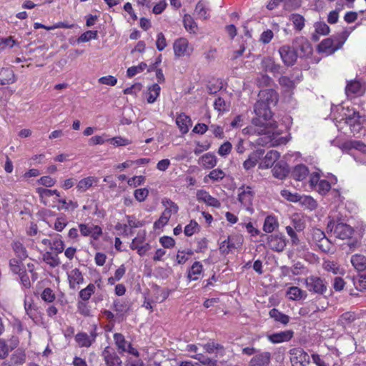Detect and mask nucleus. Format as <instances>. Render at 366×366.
Masks as SVG:
<instances>
[{"label":"nucleus","instance_id":"f257e3e1","mask_svg":"<svg viewBox=\"0 0 366 366\" xmlns=\"http://www.w3.org/2000/svg\"><path fill=\"white\" fill-rule=\"evenodd\" d=\"M254 112L257 115L252 119V123L259 127H266L267 122L272 117V112L269 105L264 101L257 100L254 106Z\"/></svg>","mask_w":366,"mask_h":366},{"label":"nucleus","instance_id":"f03ea898","mask_svg":"<svg viewBox=\"0 0 366 366\" xmlns=\"http://www.w3.org/2000/svg\"><path fill=\"white\" fill-rule=\"evenodd\" d=\"M292 46L300 58L309 57L312 54V47L308 39L304 36H297L292 40Z\"/></svg>","mask_w":366,"mask_h":366},{"label":"nucleus","instance_id":"7ed1b4c3","mask_svg":"<svg viewBox=\"0 0 366 366\" xmlns=\"http://www.w3.org/2000/svg\"><path fill=\"white\" fill-rule=\"evenodd\" d=\"M305 282L307 290L311 292L324 295L327 292V283L320 277L311 275L305 279Z\"/></svg>","mask_w":366,"mask_h":366},{"label":"nucleus","instance_id":"20e7f679","mask_svg":"<svg viewBox=\"0 0 366 366\" xmlns=\"http://www.w3.org/2000/svg\"><path fill=\"white\" fill-rule=\"evenodd\" d=\"M238 200L248 211L252 212V202L254 192L249 186H242L238 189Z\"/></svg>","mask_w":366,"mask_h":366},{"label":"nucleus","instance_id":"39448f33","mask_svg":"<svg viewBox=\"0 0 366 366\" xmlns=\"http://www.w3.org/2000/svg\"><path fill=\"white\" fill-rule=\"evenodd\" d=\"M327 228L333 231L336 237L345 239L351 237L353 234V229L348 224L342 222L335 223L330 222Z\"/></svg>","mask_w":366,"mask_h":366},{"label":"nucleus","instance_id":"423d86ee","mask_svg":"<svg viewBox=\"0 0 366 366\" xmlns=\"http://www.w3.org/2000/svg\"><path fill=\"white\" fill-rule=\"evenodd\" d=\"M279 54L282 62L287 66H293L297 60V53L291 45H283L279 49Z\"/></svg>","mask_w":366,"mask_h":366},{"label":"nucleus","instance_id":"0eeeda50","mask_svg":"<svg viewBox=\"0 0 366 366\" xmlns=\"http://www.w3.org/2000/svg\"><path fill=\"white\" fill-rule=\"evenodd\" d=\"M292 366H307L310 363V356L302 348H293L290 351Z\"/></svg>","mask_w":366,"mask_h":366},{"label":"nucleus","instance_id":"6e6552de","mask_svg":"<svg viewBox=\"0 0 366 366\" xmlns=\"http://www.w3.org/2000/svg\"><path fill=\"white\" fill-rule=\"evenodd\" d=\"M262 237H267L268 247L273 251L282 252L286 247L285 237L281 233L271 235L262 234Z\"/></svg>","mask_w":366,"mask_h":366},{"label":"nucleus","instance_id":"1a4fd4ad","mask_svg":"<svg viewBox=\"0 0 366 366\" xmlns=\"http://www.w3.org/2000/svg\"><path fill=\"white\" fill-rule=\"evenodd\" d=\"M365 92V87L359 80H350L347 81L345 94L347 97L362 96Z\"/></svg>","mask_w":366,"mask_h":366},{"label":"nucleus","instance_id":"9d476101","mask_svg":"<svg viewBox=\"0 0 366 366\" xmlns=\"http://www.w3.org/2000/svg\"><path fill=\"white\" fill-rule=\"evenodd\" d=\"M174 52L177 56H190L193 49L189 46L188 41L184 38L177 39L173 45Z\"/></svg>","mask_w":366,"mask_h":366},{"label":"nucleus","instance_id":"9b49d317","mask_svg":"<svg viewBox=\"0 0 366 366\" xmlns=\"http://www.w3.org/2000/svg\"><path fill=\"white\" fill-rule=\"evenodd\" d=\"M102 356L107 366H122V362L117 352L110 347H106Z\"/></svg>","mask_w":366,"mask_h":366},{"label":"nucleus","instance_id":"f8f14e48","mask_svg":"<svg viewBox=\"0 0 366 366\" xmlns=\"http://www.w3.org/2000/svg\"><path fill=\"white\" fill-rule=\"evenodd\" d=\"M79 228L82 236H91L94 240L99 239L102 234V229L98 225H89L87 224L81 223L79 224Z\"/></svg>","mask_w":366,"mask_h":366},{"label":"nucleus","instance_id":"ddd939ff","mask_svg":"<svg viewBox=\"0 0 366 366\" xmlns=\"http://www.w3.org/2000/svg\"><path fill=\"white\" fill-rule=\"evenodd\" d=\"M282 195L287 200L297 202H300L302 204H308L309 207L311 209L315 208L316 202L315 201L310 197H300L298 194H292L287 190L282 191Z\"/></svg>","mask_w":366,"mask_h":366},{"label":"nucleus","instance_id":"4468645a","mask_svg":"<svg viewBox=\"0 0 366 366\" xmlns=\"http://www.w3.org/2000/svg\"><path fill=\"white\" fill-rule=\"evenodd\" d=\"M97 334L96 332L92 331L90 335L86 332H79L75 336V341L81 347H89L95 342Z\"/></svg>","mask_w":366,"mask_h":366},{"label":"nucleus","instance_id":"2eb2a0df","mask_svg":"<svg viewBox=\"0 0 366 366\" xmlns=\"http://www.w3.org/2000/svg\"><path fill=\"white\" fill-rule=\"evenodd\" d=\"M360 116L358 112H353L352 114L347 115L344 119L346 124H347L351 132L355 134L359 133L362 129L360 123Z\"/></svg>","mask_w":366,"mask_h":366},{"label":"nucleus","instance_id":"dca6fc26","mask_svg":"<svg viewBox=\"0 0 366 366\" xmlns=\"http://www.w3.org/2000/svg\"><path fill=\"white\" fill-rule=\"evenodd\" d=\"M293 335L294 332L290 330L267 335V337L272 343L278 344L290 341Z\"/></svg>","mask_w":366,"mask_h":366},{"label":"nucleus","instance_id":"f3484780","mask_svg":"<svg viewBox=\"0 0 366 366\" xmlns=\"http://www.w3.org/2000/svg\"><path fill=\"white\" fill-rule=\"evenodd\" d=\"M259 101H264L267 102V104L275 105L278 102V94L272 89H262L260 90L258 94Z\"/></svg>","mask_w":366,"mask_h":366},{"label":"nucleus","instance_id":"a211bd4d","mask_svg":"<svg viewBox=\"0 0 366 366\" xmlns=\"http://www.w3.org/2000/svg\"><path fill=\"white\" fill-rule=\"evenodd\" d=\"M272 355L269 352L256 354L249 362V366H268L271 362Z\"/></svg>","mask_w":366,"mask_h":366},{"label":"nucleus","instance_id":"6ab92c4d","mask_svg":"<svg viewBox=\"0 0 366 366\" xmlns=\"http://www.w3.org/2000/svg\"><path fill=\"white\" fill-rule=\"evenodd\" d=\"M340 46L337 43V40H334L332 38H327L322 40L318 45V51L320 52H324L327 54L334 53L336 50L340 49Z\"/></svg>","mask_w":366,"mask_h":366},{"label":"nucleus","instance_id":"aec40b11","mask_svg":"<svg viewBox=\"0 0 366 366\" xmlns=\"http://www.w3.org/2000/svg\"><path fill=\"white\" fill-rule=\"evenodd\" d=\"M197 199L199 202H203L210 207L219 208L221 206V203L217 199L212 197L207 191L203 189L197 190Z\"/></svg>","mask_w":366,"mask_h":366},{"label":"nucleus","instance_id":"412c9836","mask_svg":"<svg viewBox=\"0 0 366 366\" xmlns=\"http://www.w3.org/2000/svg\"><path fill=\"white\" fill-rule=\"evenodd\" d=\"M289 172L288 164L284 161L278 162L272 169L273 176L280 179H285Z\"/></svg>","mask_w":366,"mask_h":366},{"label":"nucleus","instance_id":"4be33fe9","mask_svg":"<svg viewBox=\"0 0 366 366\" xmlns=\"http://www.w3.org/2000/svg\"><path fill=\"white\" fill-rule=\"evenodd\" d=\"M262 66L264 71L271 72L274 75L281 73V65L275 63L272 58H264L262 61Z\"/></svg>","mask_w":366,"mask_h":366},{"label":"nucleus","instance_id":"5701e85b","mask_svg":"<svg viewBox=\"0 0 366 366\" xmlns=\"http://www.w3.org/2000/svg\"><path fill=\"white\" fill-rule=\"evenodd\" d=\"M280 153L275 150L269 151L259 164V168L267 169L271 167L279 159Z\"/></svg>","mask_w":366,"mask_h":366},{"label":"nucleus","instance_id":"b1692460","mask_svg":"<svg viewBox=\"0 0 366 366\" xmlns=\"http://www.w3.org/2000/svg\"><path fill=\"white\" fill-rule=\"evenodd\" d=\"M16 81L14 71L10 68L0 69V85L11 84Z\"/></svg>","mask_w":366,"mask_h":366},{"label":"nucleus","instance_id":"393cba45","mask_svg":"<svg viewBox=\"0 0 366 366\" xmlns=\"http://www.w3.org/2000/svg\"><path fill=\"white\" fill-rule=\"evenodd\" d=\"M263 149H257L254 153L250 154L249 157L243 162V167L245 170L248 171L255 167L258 159L264 154Z\"/></svg>","mask_w":366,"mask_h":366},{"label":"nucleus","instance_id":"a878e982","mask_svg":"<svg viewBox=\"0 0 366 366\" xmlns=\"http://www.w3.org/2000/svg\"><path fill=\"white\" fill-rule=\"evenodd\" d=\"M209 11L208 3L199 1L196 5L194 14L198 19L206 20L209 17Z\"/></svg>","mask_w":366,"mask_h":366},{"label":"nucleus","instance_id":"bb28decb","mask_svg":"<svg viewBox=\"0 0 366 366\" xmlns=\"http://www.w3.org/2000/svg\"><path fill=\"white\" fill-rule=\"evenodd\" d=\"M68 279L69 282V286L71 289H76V286L79 284H81L84 281V277L80 272V270L77 268L72 269L68 275Z\"/></svg>","mask_w":366,"mask_h":366},{"label":"nucleus","instance_id":"cd10ccee","mask_svg":"<svg viewBox=\"0 0 366 366\" xmlns=\"http://www.w3.org/2000/svg\"><path fill=\"white\" fill-rule=\"evenodd\" d=\"M176 123L182 134H184L189 131V128L191 126V119L187 115L181 114L177 116Z\"/></svg>","mask_w":366,"mask_h":366},{"label":"nucleus","instance_id":"c85d7f7f","mask_svg":"<svg viewBox=\"0 0 366 366\" xmlns=\"http://www.w3.org/2000/svg\"><path fill=\"white\" fill-rule=\"evenodd\" d=\"M199 164L205 169H212L217 164V157L212 153H207L199 158Z\"/></svg>","mask_w":366,"mask_h":366},{"label":"nucleus","instance_id":"c756f323","mask_svg":"<svg viewBox=\"0 0 366 366\" xmlns=\"http://www.w3.org/2000/svg\"><path fill=\"white\" fill-rule=\"evenodd\" d=\"M352 266L359 272L366 269V257L360 254H356L352 256L350 260Z\"/></svg>","mask_w":366,"mask_h":366},{"label":"nucleus","instance_id":"7c9ffc66","mask_svg":"<svg viewBox=\"0 0 366 366\" xmlns=\"http://www.w3.org/2000/svg\"><path fill=\"white\" fill-rule=\"evenodd\" d=\"M309 174L308 168L304 164L295 166L292 172V177L298 181L305 179Z\"/></svg>","mask_w":366,"mask_h":366},{"label":"nucleus","instance_id":"2f4dec72","mask_svg":"<svg viewBox=\"0 0 366 366\" xmlns=\"http://www.w3.org/2000/svg\"><path fill=\"white\" fill-rule=\"evenodd\" d=\"M97 179L94 177H87L78 182L76 189L80 192H84L92 187L94 183H97Z\"/></svg>","mask_w":366,"mask_h":366},{"label":"nucleus","instance_id":"473e14b6","mask_svg":"<svg viewBox=\"0 0 366 366\" xmlns=\"http://www.w3.org/2000/svg\"><path fill=\"white\" fill-rule=\"evenodd\" d=\"M279 226L277 219L272 215L267 216L264 222L263 230L267 233L272 232Z\"/></svg>","mask_w":366,"mask_h":366},{"label":"nucleus","instance_id":"72a5a7b5","mask_svg":"<svg viewBox=\"0 0 366 366\" xmlns=\"http://www.w3.org/2000/svg\"><path fill=\"white\" fill-rule=\"evenodd\" d=\"M289 298L292 300H305L307 297V292L297 287H291L287 292Z\"/></svg>","mask_w":366,"mask_h":366},{"label":"nucleus","instance_id":"f704fd0d","mask_svg":"<svg viewBox=\"0 0 366 366\" xmlns=\"http://www.w3.org/2000/svg\"><path fill=\"white\" fill-rule=\"evenodd\" d=\"M269 315L271 318L274 320V321L280 322L285 325L288 324L290 319L288 315L283 314L276 308L270 310Z\"/></svg>","mask_w":366,"mask_h":366},{"label":"nucleus","instance_id":"c9c22d12","mask_svg":"<svg viewBox=\"0 0 366 366\" xmlns=\"http://www.w3.org/2000/svg\"><path fill=\"white\" fill-rule=\"evenodd\" d=\"M43 261L51 267H56L61 264L58 254H52L51 252H46L42 256Z\"/></svg>","mask_w":366,"mask_h":366},{"label":"nucleus","instance_id":"e433bc0d","mask_svg":"<svg viewBox=\"0 0 366 366\" xmlns=\"http://www.w3.org/2000/svg\"><path fill=\"white\" fill-rule=\"evenodd\" d=\"M161 87L158 84H153L148 88L147 101L149 104L154 103L159 96Z\"/></svg>","mask_w":366,"mask_h":366},{"label":"nucleus","instance_id":"4c0bfd02","mask_svg":"<svg viewBox=\"0 0 366 366\" xmlns=\"http://www.w3.org/2000/svg\"><path fill=\"white\" fill-rule=\"evenodd\" d=\"M114 340L119 354H122L127 351V345H128V342L126 341L124 336L122 333H115L114 335Z\"/></svg>","mask_w":366,"mask_h":366},{"label":"nucleus","instance_id":"58836bf2","mask_svg":"<svg viewBox=\"0 0 366 366\" xmlns=\"http://www.w3.org/2000/svg\"><path fill=\"white\" fill-rule=\"evenodd\" d=\"M191 358L198 360L204 366H217V361L204 356L203 354L190 355Z\"/></svg>","mask_w":366,"mask_h":366},{"label":"nucleus","instance_id":"ea45409f","mask_svg":"<svg viewBox=\"0 0 366 366\" xmlns=\"http://www.w3.org/2000/svg\"><path fill=\"white\" fill-rule=\"evenodd\" d=\"M290 20L292 22L294 27L297 31H301L305 26V19L299 14H292Z\"/></svg>","mask_w":366,"mask_h":366},{"label":"nucleus","instance_id":"a19ab883","mask_svg":"<svg viewBox=\"0 0 366 366\" xmlns=\"http://www.w3.org/2000/svg\"><path fill=\"white\" fill-rule=\"evenodd\" d=\"M202 271V264L199 262H195L191 267L188 277L191 280H197Z\"/></svg>","mask_w":366,"mask_h":366},{"label":"nucleus","instance_id":"79ce46f5","mask_svg":"<svg viewBox=\"0 0 366 366\" xmlns=\"http://www.w3.org/2000/svg\"><path fill=\"white\" fill-rule=\"evenodd\" d=\"M356 319V315L354 312H347L343 313L339 318L338 322L343 327H346L353 322Z\"/></svg>","mask_w":366,"mask_h":366},{"label":"nucleus","instance_id":"37998d69","mask_svg":"<svg viewBox=\"0 0 366 366\" xmlns=\"http://www.w3.org/2000/svg\"><path fill=\"white\" fill-rule=\"evenodd\" d=\"M256 85L259 88H264L271 85L272 79L265 74H259L255 80Z\"/></svg>","mask_w":366,"mask_h":366},{"label":"nucleus","instance_id":"c03bdc74","mask_svg":"<svg viewBox=\"0 0 366 366\" xmlns=\"http://www.w3.org/2000/svg\"><path fill=\"white\" fill-rule=\"evenodd\" d=\"M224 172L220 169H215L212 170L209 174L204 177V182L205 183L208 182V179H212V181H219L222 179L224 177Z\"/></svg>","mask_w":366,"mask_h":366},{"label":"nucleus","instance_id":"a18cd8bd","mask_svg":"<svg viewBox=\"0 0 366 366\" xmlns=\"http://www.w3.org/2000/svg\"><path fill=\"white\" fill-rule=\"evenodd\" d=\"M235 248V245L234 242H232L230 239V237H227V238L223 240L219 245V251L223 254H227L232 249Z\"/></svg>","mask_w":366,"mask_h":366},{"label":"nucleus","instance_id":"49530a36","mask_svg":"<svg viewBox=\"0 0 366 366\" xmlns=\"http://www.w3.org/2000/svg\"><path fill=\"white\" fill-rule=\"evenodd\" d=\"M95 285L94 284H89L88 286L82 289L79 292V297L84 302L89 300L92 294L95 292Z\"/></svg>","mask_w":366,"mask_h":366},{"label":"nucleus","instance_id":"de8ad7c7","mask_svg":"<svg viewBox=\"0 0 366 366\" xmlns=\"http://www.w3.org/2000/svg\"><path fill=\"white\" fill-rule=\"evenodd\" d=\"M13 249L16 256L23 260L27 257V253L25 247L19 242H16L13 244Z\"/></svg>","mask_w":366,"mask_h":366},{"label":"nucleus","instance_id":"09e8293b","mask_svg":"<svg viewBox=\"0 0 366 366\" xmlns=\"http://www.w3.org/2000/svg\"><path fill=\"white\" fill-rule=\"evenodd\" d=\"M50 249L54 250L57 254L61 253L64 250V243L59 234L52 239Z\"/></svg>","mask_w":366,"mask_h":366},{"label":"nucleus","instance_id":"8fccbe9b","mask_svg":"<svg viewBox=\"0 0 366 366\" xmlns=\"http://www.w3.org/2000/svg\"><path fill=\"white\" fill-rule=\"evenodd\" d=\"M112 307L118 313H124L129 310L127 302L122 300H115Z\"/></svg>","mask_w":366,"mask_h":366},{"label":"nucleus","instance_id":"3c124183","mask_svg":"<svg viewBox=\"0 0 366 366\" xmlns=\"http://www.w3.org/2000/svg\"><path fill=\"white\" fill-rule=\"evenodd\" d=\"M183 22L184 26L187 31L194 32V29L197 27V25L191 15L185 14L183 18Z\"/></svg>","mask_w":366,"mask_h":366},{"label":"nucleus","instance_id":"603ef678","mask_svg":"<svg viewBox=\"0 0 366 366\" xmlns=\"http://www.w3.org/2000/svg\"><path fill=\"white\" fill-rule=\"evenodd\" d=\"M24 308L26 310V314L29 315V317L34 320L37 318V309L36 307L31 302H28L27 300L24 301Z\"/></svg>","mask_w":366,"mask_h":366},{"label":"nucleus","instance_id":"864d4df0","mask_svg":"<svg viewBox=\"0 0 366 366\" xmlns=\"http://www.w3.org/2000/svg\"><path fill=\"white\" fill-rule=\"evenodd\" d=\"M36 191L41 199L49 197L52 195H56L57 197L60 196L59 192L56 189H49L43 187H38Z\"/></svg>","mask_w":366,"mask_h":366},{"label":"nucleus","instance_id":"5fc2aeb1","mask_svg":"<svg viewBox=\"0 0 366 366\" xmlns=\"http://www.w3.org/2000/svg\"><path fill=\"white\" fill-rule=\"evenodd\" d=\"M171 216L169 211H164L157 221L154 224L155 229H160L164 227L170 219Z\"/></svg>","mask_w":366,"mask_h":366},{"label":"nucleus","instance_id":"6e6d98bb","mask_svg":"<svg viewBox=\"0 0 366 366\" xmlns=\"http://www.w3.org/2000/svg\"><path fill=\"white\" fill-rule=\"evenodd\" d=\"M353 282L357 290H366V274H358L354 277Z\"/></svg>","mask_w":366,"mask_h":366},{"label":"nucleus","instance_id":"4d7b16f0","mask_svg":"<svg viewBox=\"0 0 366 366\" xmlns=\"http://www.w3.org/2000/svg\"><path fill=\"white\" fill-rule=\"evenodd\" d=\"M98 37L97 31H86L83 33L78 39L79 42H87L92 39H97Z\"/></svg>","mask_w":366,"mask_h":366},{"label":"nucleus","instance_id":"13d9d810","mask_svg":"<svg viewBox=\"0 0 366 366\" xmlns=\"http://www.w3.org/2000/svg\"><path fill=\"white\" fill-rule=\"evenodd\" d=\"M147 64L142 62L138 66H131L127 71L128 77H132L137 74L143 71L147 68Z\"/></svg>","mask_w":366,"mask_h":366},{"label":"nucleus","instance_id":"bf43d9fd","mask_svg":"<svg viewBox=\"0 0 366 366\" xmlns=\"http://www.w3.org/2000/svg\"><path fill=\"white\" fill-rule=\"evenodd\" d=\"M331 189V185L328 181L321 179L320 182L315 187V189L322 195H325Z\"/></svg>","mask_w":366,"mask_h":366},{"label":"nucleus","instance_id":"052dcab7","mask_svg":"<svg viewBox=\"0 0 366 366\" xmlns=\"http://www.w3.org/2000/svg\"><path fill=\"white\" fill-rule=\"evenodd\" d=\"M315 32L317 34L326 35L330 32V28L327 24L323 21L316 22L314 25Z\"/></svg>","mask_w":366,"mask_h":366},{"label":"nucleus","instance_id":"680f3d73","mask_svg":"<svg viewBox=\"0 0 366 366\" xmlns=\"http://www.w3.org/2000/svg\"><path fill=\"white\" fill-rule=\"evenodd\" d=\"M214 107L219 112H225L229 110V105L221 97L215 99Z\"/></svg>","mask_w":366,"mask_h":366},{"label":"nucleus","instance_id":"e2e57ef3","mask_svg":"<svg viewBox=\"0 0 366 366\" xmlns=\"http://www.w3.org/2000/svg\"><path fill=\"white\" fill-rule=\"evenodd\" d=\"M149 195V190L147 188L137 189L134 192L135 199L139 202H144Z\"/></svg>","mask_w":366,"mask_h":366},{"label":"nucleus","instance_id":"0e129e2a","mask_svg":"<svg viewBox=\"0 0 366 366\" xmlns=\"http://www.w3.org/2000/svg\"><path fill=\"white\" fill-rule=\"evenodd\" d=\"M198 224L194 220H191L189 224L184 227V233L186 236L193 235L198 229Z\"/></svg>","mask_w":366,"mask_h":366},{"label":"nucleus","instance_id":"69168bd1","mask_svg":"<svg viewBox=\"0 0 366 366\" xmlns=\"http://www.w3.org/2000/svg\"><path fill=\"white\" fill-rule=\"evenodd\" d=\"M112 144L116 147L119 146H127L131 143V142L125 138L121 137H115L112 139H107Z\"/></svg>","mask_w":366,"mask_h":366},{"label":"nucleus","instance_id":"338daca9","mask_svg":"<svg viewBox=\"0 0 366 366\" xmlns=\"http://www.w3.org/2000/svg\"><path fill=\"white\" fill-rule=\"evenodd\" d=\"M345 147L347 148H355L362 152H366V145L360 141H350L345 144Z\"/></svg>","mask_w":366,"mask_h":366},{"label":"nucleus","instance_id":"774afa93","mask_svg":"<svg viewBox=\"0 0 366 366\" xmlns=\"http://www.w3.org/2000/svg\"><path fill=\"white\" fill-rule=\"evenodd\" d=\"M232 148V144L229 142H226L219 147L218 154L222 157H225L230 153Z\"/></svg>","mask_w":366,"mask_h":366}]
</instances>
